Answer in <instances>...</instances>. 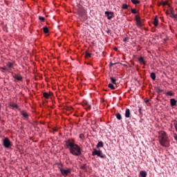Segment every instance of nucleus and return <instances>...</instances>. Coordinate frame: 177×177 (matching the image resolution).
I'll list each match as a JSON object with an SVG mask.
<instances>
[{
    "label": "nucleus",
    "mask_w": 177,
    "mask_h": 177,
    "mask_svg": "<svg viewBox=\"0 0 177 177\" xmlns=\"http://www.w3.org/2000/svg\"><path fill=\"white\" fill-rule=\"evenodd\" d=\"M64 146L65 149L69 150V153L73 156H75L76 157L82 156V148H81L80 145L75 144V140L73 138H66L64 141Z\"/></svg>",
    "instance_id": "nucleus-1"
},
{
    "label": "nucleus",
    "mask_w": 177,
    "mask_h": 177,
    "mask_svg": "<svg viewBox=\"0 0 177 177\" xmlns=\"http://www.w3.org/2000/svg\"><path fill=\"white\" fill-rule=\"evenodd\" d=\"M158 139L160 146H162V147H169V138H168L167 132L160 131L159 133Z\"/></svg>",
    "instance_id": "nucleus-2"
},
{
    "label": "nucleus",
    "mask_w": 177,
    "mask_h": 177,
    "mask_svg": "<svg viewBox=\"0 0 177 177\" xmlns=\"http://www.w3.org/2000/svg\"><path fill=\"white\" fill-rule=\"evenodd\" d=\"M77 14L79 15L82 21H85V20H86V17H85V15H86V11L82 6H80L78 7Z\"/></svg>",
    "instance_id": "nucleus-3"
},
{
    "label": "nucleus",
    "mask_w": 177,
    "mask_h": 177,
    "mask_svg": "<svg viewBox=\"0 0 177 177\" xmlns=\"http://www.w3.org/2000/svg\"><path fill=\"white\" fill-rule=\"evenodd\" d=\"M3 142V146L6 149H10L12 146H13V144L11 142L10 140H9L8 138H4L2 140Z\"/></svg>",
    "instance_id": "nucleus-4"
},
{
    "label": "nucleus",
    "mask_w": 177,
    "mask_h": 177,
    "mask_svg": "<svg viewBox=\"0 0 177 177\" xmlns=\"http://www.w3.org/2000/svg\"><path fill=\"white\" fill-rule=\"evenodd\" d=\"M92 156H97V157H100V158H106V155L103 154V151L102 150H97L94 149L92 152Z\"/></svg>",
    "instance_id": "nucleus-5"
},
{
    "label": "nucleus",
    "mask_w": 177,
    "mask_h": 177,
    "mask_svg": "<svg viewBox=\"0 0 177 177\" xmlns=\"http://www.w3.org/2000/svg\"><path fill=\"white\" fill-rule=\"evenodd\" d=\"M73 169L71 168H67L66 169H60V171L61 174L62 175V176H68V175H70V174H71V171Z\"/></svg>",
    "instance_id": "nucleus-6"
},
{
    "label": "nucleus",
    "mask_w": 177,
    "mask_h": 177,
    "mask_svg": "<svg viewBox=\"0 0 177 177\" xmlns=\"http://www.w3.org/2000/svg\"><path fill=\"white\" fill-rule=\"evenodd\" d=\"M135 20L136 21V26L140 28L143 26L142 24V21H140V17L139 15H136Z\"/></svg>",
    "instance_id": "nucleus-7"
},
{
    "label": "nucleus",
    "mask_w": 177,
    "mask_h": 177,
    "mask_svg": "<svg viewBox=\"0 0 177 177\" xmlns=\"http://www.w3.org/2000/svg\"><path fill=\"white\" fill-rule=\"evenodd\" d=\"M105 15L108 19V20H111L114 17V12L111 11H105Z\"/></svg>",
    "instance_id": "nucleus-8"
},
{
    "label": "nucleus",
    "mask_w": 177,
    "mask_h": 177,
    "mask_svg": "<svg viewBox=\"0 0 177 177\" xmlns=\"http://www.w3.org/2000/svg\"><path fill=\"white\" fill-rule=\"evenodd\" d=\"M177 104V100H175V98L170 99V106L171 107H175Z\"/></svg>",
    "instance_id": "nucleus-9"
},
{
    "label": "nucleus",
    "mask_w": 177,
    "mask_h": 177,
    "mask_svg": "<svg viewBox=\"0 0 177 177\" xmlns=\"http://www.w3.org/2000/svg\"><path fill=\"white\" fill-rule=\"evenodd\" d=\"M124 117L126 118H131V110L129 109H126Z\"/></svg>",
    "instance_id": "nucleus-10"
},
{
    "label": "nucleus",
    "mask_w": 177,
    "mask_h": 177,
    "mask_svg": "<svg viewBox=\"0 0 177 177\" xmlns=\"http://www.w3.org/2000/svg\"><path fill=\"white\" fill-rule=\"evenodd\" d=\"M140 64H146V61L145 60V58L142 56H140L138 59Z\"/></svg>",
    "instance_id": "nucleus-11"
},
{
    "label": "nucleus",
    "mask_w": 177,
    "mask_h": 177,
    "mask_svg": "<svg viewBox=\"0 0 177 177\" xmlns=\"http://www.w3.org/2000/svg\"><path fill=\"white\" fill-rule=\"evenodd\" d=\"M140 176L141 177H147V172H146V171H140Z\"/></svg>",
    "instance_id": "nucleus-12"
},
{
    "label": "nucleus",
    "mask_w": 177,
    "mask_h": 177,
    "mask_svg": "<svg viewBox=\"0 0 177 177\" xmlns=\"http://www.w3.org/2000/svg\"><path fill=\"white\" fill-rule=\"evenodd\" d=\"M103 146H104L103 141H100L97 144L96 147L97 149H100V147H103Z\"/></svg>",
    "instance_id": "nucleus-13"
},
{
    "label": "nucleus",
    "mask_w": 177,
    "mask_h": 177,
    "mask_svg": "<svg viewBox=\"0 0 177 177\" xmlns=\"http://www.w3.org/2000/svg\"><path fill=\"white\" fill-rule=\"evenodd\" d=\"M13 78L17 80V81H21L23 80V77L19 76L18 75H15L13 76Z\"/></svg>",
    "instance_id": "nucleus-14"
},
{
    "label": "nucleus",
    "mask_w": 177,
    "mask_h": 177,
    "mask_svg": "<svg viewBox=\"0 0 177 177\" xmlns=\"http://www.w3.org/2000/svg\"><path fill=\"white\" fill-rule=\"evenodd\" d=\"M153 26H155V27H157V26H158V19L157 18V17H156L153 19Z\"/></svg>",
    "instance_id": "nucleus-15"
},
{
    "label": "nucleus",
    "mask_w": 177,
    "mask_h": 177,
    "mask_svg": "<svg viewBox=\"0 0 177 177\" xmlns=\"http://www.w3.org/2000/svg\"><path fill=\"white\" fill-rule=\"evenodd\" d=\"M11 109H12V110H15V109H19V106L16 104H12L10 105Z\"/></svg>",
    "instance_id": "nucleus-16"
},
{
    "label": "nucleus",
    "mask_w": 177,
    "mask_h": 177,
    "mask_svg": "<svg viewBox=\"0 0 177 177\" xmlns=\"http://www.w3.org/2000/svg\"><path fill=\"white\" fill-rule=\"evenodd\" d=\"M115 115H116L117 120H118L119 121H120V120H122V117L121 116V113H117L115 114Z\"/></svg>",
    "instance_id": "nucleus-17"
},
{
    "label": "nucleus",
    "mask_w": 177,
    "mask_h": 177,
    "mask_svg": "<svg viewBox=\"0 0 177 177\" xmlns=\"http://www.w3.org/2000/svg\"><path fill=\"white\" fill-rule=\"evenodd\" d=\"M150 77H151V80H153V81H154L156 80V73H154V72H152L150 74Z\"/></svg>",
    "instance_id": "nucleus-18"
},
{
    "label": "nucleus",
    "mask_w": 177,
    "mask_h": 177,
    "mask_svg": "<svg viewBox=\"0 0 177 177\" xmlns=\"http://www.w3.org/2000/svg\"><path fill=\"white\" fill-rule=\"evenodd\" d=\"M108 88H110V89H112L113 91H114V89H115V87L114 86V84L110 83L108 84Z\"/></svg>",
    "instance_id": "nucleus-19"
},
{
    "label": "nucleus",
    "mask_w": 177,
    "mask_h": 177,
    "mask_svg": "<svg viewBox=\"0 0 177 177\" xmlns=\"http://www.w3.org/2000/svg\"><path fill=\"white\" fill-rule=\"evenodd\" d=\"M138 113L140 114V117H142L143 115V111L142 110L141 107H138Z\"/></svg>",
    "instance_id": "nucleus-20"
},
{
    "label": "nucleus",
    "mask_w": 177,
    "mask_h": 177,
    "mask_svg": "<svg viewBox=\"0 0 177 177\" xmlns=\"http://www.w3.org/2000/svg\"><path fill=\"white\" fill-rule=\"evenodd\" d=\"M43 31L44 34H48V32H49V29L48 28V27H44L43 28Z\"/></svg>",
    "instance_id": "nucleus-21"
},
{
    "label": "nucleus",
    "mask_w": 177,
    "mask_h": 177,
    "mask_svg": "<svg viewBox=\"0 0 177 177\" xmlns=\"http://www.w3.org/2000/svg\"><path fill=\"white\" fill-rule=\"evenodd\" d=\"M110 80H111L112 84H116L117 80H115V78H114L113 77H111Z\"/></svg>",
    "instance_id": "nucleus-22"
},
{
    "label": "nucleus",
    "mask_w": 177,
    "mask_h": 177,
    "mask_svg": "<svg viewBox=\"0 0 177 177\" xmlns=\"http://www.w3.org/2000/svg\"><path fill=\"white\" fill-rule=\"evenodd\" d=\"M21 115H23L24 118H28V113H21Z\"/></svg>",
    "instance_id": "nucleus-23"
},
{
    "label": "nucleus",
    "mask_w": 177,
    "mask_h": 177,
    "mask_svg": "<svg viewBox=\"0 0 177 177\" xmlns=\"http://www.w3.org/2000/svg\"><path fill=\"white\" fill-rule=\"evenodd\" d=\"M58 169L60 171V169H63V164L57 163Z\"/></svg>",
    "instance_id": "nucleus-24"
},
{
    "label": "nucleus",
    "mask_w": 177,
    "mask_h": 177,
    "mask_svg": "<svg viewBox=\"0 0 177 177\" xmlns=\"http://www.w3.org/2000/svg\"><path fill=\"white\" fill-rule=\"evenodd\" d=\"M131 2L133 3V5H138V3H140V1L138 0H131Z\"/></svg>",
    "instance_id": "nucleus-25"
},
{
    "label": "nucleus",
    "mask_w": 177,
    "mask_h": 177,
    "mask_svg": "<svg viewBox=\"0 0 177 177\" xmlns=\"http://www.w3.org/2000/svg\"><path fill=\"white\" fill-rule=\"evenodd\" d=\"M166 96H174V93H172V91H167L166 93Z\"/></svg>",
    "instance_id": "nucleus-26"
},
{
    "label": "nucleus",
    "mask_w": 177,
    "mask_h": 177,
    "mask_svg": "<svg viewBox=\"0 0 177 177\" xmlns=\"http://www.w3.org/2000/svg\"><path fill=\"white\" fill-rule=\"evenodd\" d=\"M7 66H8V68H12V67H13V63L12 62H8Z\"/></svg>",
    "instance_id": "nucleus-27"
},
{
    "label": "nucleus",
    "mask_w": 177,
    "mask_h": 177,
    "mask_svg": "<svg viewBox=\"0 0 177 177\" xmlns=\"http://www.w3.org/2000/svg\"><path fill=\"white\" fill-rule=\"evenodd\" d=\"M43 96L45 99H49V93H44Z\"/></svg>",
    "instance_id": "nucleus-28"
},
{
    "label": "nucleus",
    "mask_w": 177,
    "mask_h": 177,
    "mask_svg": "<svg viewBox=\"0 0 177 177\" xmlns=\"http://www.w3.org/2000/svg\"><path fill=\"white\" fill-rule=\"evenodd\" d=\"M85 55L86 57H92V54L89 53L88 51L85 52Z\"/></svg>",
    "instance_id": "nucleus-29"
},
{
    "label": "nucleus",
    "mask_w": 177,
    "mask_h": 177,
    "mask_svg": "<svg viewBox=\"0 0 177 177\" xmlns=\"http://www.w3.org/2000/svg\"><path fill=\"white\" fill-rule=\"evenodd\" d=\"M79 138L80 139H82V140H84V139H85V136L84 135V133H81L79 135Z\"/></svg>",
    "instance_id": "nucleus-30"
},
{
    "label": "nucleus",
    "mask_w": 177,
    "mask_h": 177,
    "mask_svg": "<svg viewBox=\"0 0 177 177\" xmlns=\"http://www.w3.org/2000/svg\"><path fill=\"white\" fill-rule=\"evenodd\" d=\"M122 9H128V5L127 3L122 4Z\"/></svg>",
    "instance_id": "nucleus-31"
},
{
    "label": "nucleus",
    "mask_w": 177,
    "mask_h": 177,
    "mask_svg": "<svg viewBox=\"0 0 177 177\" xmlns=\"http://www.w3.org/2000/svg\"><path fill=\"white\" fill-rule=\"evenodd\" d=\"M157 93H161V92H162V90H161V88H160V87H158L156 90Z\"/></svg>",
    "instance_id": "nucleus-32"
},
{
    "label": "nucleus",
    "mask_w": 177,
    "mask_h": 177,
    "mask_svg": "<svg viewBox=\"0 0 177 177\" xmlns=\"http://www.w3.org/2000/svg\"><path fill=\"white\" fill-rule=\"evenodd\" d=\"M131 13H133V15H136V13H138V11H136V9L135 8H131Z\"/></svg>",
    "instance_id": "nucleus-33"
},
{
    "label": "nucleus",
    "mask_w": 177,
    "mask_h": 177,
    "mask_svg": "<svg viewBox=\"0 0 177 177\" xmlns=\"http://www.w3.org/2000/svg\"><path fill=\"white\" fill-rule=\"evenodd\" d=\"M39 20H40L41 21H45V17L39 16Z\"/></svg>",
    "instance_id": "nucleus-34"
},
{
    "label": "nucleus",
    "mask_w": 177,
    "mask_h": 177,
    "mask_svg": "<svg viewBox=\"0 0 177 177\" xmlns=\"http://www.w3.org/2000/svg\"><path fill=\"white\" fill-rule=\"evenodd\" d=\"M81 169H85L86 168V164H83L80 167Z\"/></svg>",
    "instance_id": "nucleus-35"
},
{
    "label": "nucleus",
    "mask_w": 177,
    "mask_h": 177,
    "mask_svg": "<svg viewBox=\"0 0 177 177\" xmlns=\"http://www.w3.org/2000/svg\"><path fill=\"white\" fill-rule=\"evenodd\" d=\"M129 41V37H124V38L123 39V42H127V41Z\"/></svg>",
    "instance_id": "nucleus-36"
},
{
    "label": "nucleus",
    "mask_w": 177,
    "mask_h": 177,
    "mask_svg": "<svg viewBox=\"0 0 177 177\" xmlns=\"http://www.w3.org/2000/svg\"><path fill=\"white\" fill-rule=\"evenodd\" d=\"M115 64H117V63H112V62H110V64H109V67H113V66H115Z\"/></svg>",
    "instance_id": "nucleus-37"
},
{
    "label": "nucleus",
    "mask_w": 177,
    "mask_h": 177,
    "mask_svg": "<svg viewBox=\"0 0 177 177\" xmlns=\"http://www.w3.org/2000/svg\"><path fill=\"white\" fill-rule=\"evenodd\" d=\"M53 132H57V129H53Z\"/></svg>",
    "instance_id": "nucleus-38"
},
{
    "label": "nucleus",
    "mask_w": 177,
    "mask_h": 177,
    "mask_svg": "<svg viewBox=\"0 0 177 177\" xmlns=\"http://www.w3.org/2000/svg\"><path fill=\"white\" fill-rule=\"evenodd\" d=\"M87 107H88L89 109H91V104H87Z\"/></svg>",
    "instance_id": "nucleus-39"
},
{
    "label": "nucleus",
    "mask_w": 177,
    "mask_h": 177,
    "mask_svg": "<svg viewBox=\"0 0 177 177\" xmlns=\"http://www.w3.org/2000/svg\"><path fill=\"white\" fill-rule=\"evenodd\" d=\"M149 102H150V100H145V102H146V103H149Z\"/></svg>",
    "instance_id": "nucleus-40"
},
{
    "label": "nucleus",
    "mask_w": 177,
    "mask_h": 177,
    "mask_svg": "<svg viewBox=\"0 0 177 177\" xmlns=\"http://www.w3.org/2000/svg\"><path fill=\"white\" fill-rule=\"evenodd\" d=\"M163 5L165 6V5H167V2H163Z\"/></svg>",
    "instance_id": "nucleus-41"
},
{
    "label": "nucleus",
    "mask_w": 177,
    "mask_h": 177,
    "mask_svg": "<svg viewBox=\"0 0 177 177\" xmlns=\"http://www.w3.org/2000/svg\"><path fill=\"white\" fill-rule=\"evenodd\" d=\"M2 70H4L5 71H6V68H2Z\"/></svg>",
    "instance_id": "nucleus-42"
},
{
    "label": "nucleus",
    "mask_w": 177,
    "mask_h": 177,
    "mask_svg": "<svg viewBox=\"0 0 177 177\" xmlns=\"http://www.w3.org/2000/svg\"><path fill=\"white\" fill-rule=\"evenodd\" d=\"M115 50H118V48H115Z\"/></svg>",
    "instance_id": "nucleus-43"
},
{
    "label": "nucleus",
    "mask_w": 177,
    "mask_h": 177,
    "mask_svg": "<svg viewBox=\"0 0 177 177\" xmlns=\"http://www.w3.org/2000/svg\"><path fill=\"white\" fill-rule=\"evenodd\" d=\"M0 111H1V104H0Z\"/></svg>",
    "instance_id": "nucleus-44"
},
{
    "label": "nucleus",
    "mask_w": 177,
    "mask_h": 177,
    "mask_svg": "<svg viewBox=\"0 0 177 177\" xmlns=\"http://www.w3.org/2000/svg\"><path fill=\"white\" fill-rule=\"evenodd\" d=\"M0 120H1V115H0Z\"/></svg>",
    "instance_id": "nucleus-45"
}]
</instances>
